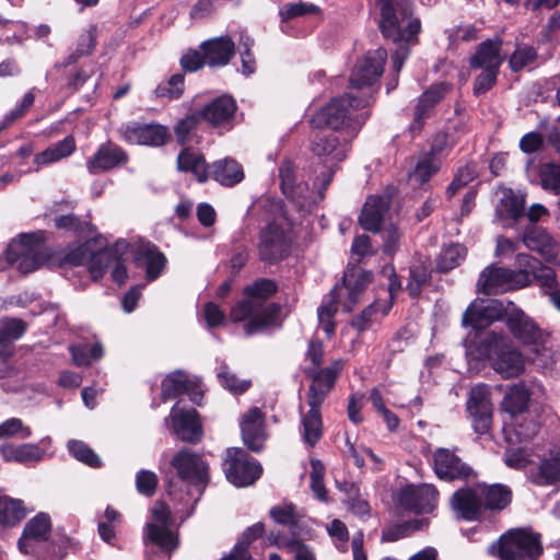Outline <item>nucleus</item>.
<instances>
[{
  "instance_id": "2f4dec72",
  "label": "nucleus",
  "mask_w": 560,
  "mask_h": 560,
  "mask_svg": "<svg viewBox=\"0 0 560 560\" xmlns=\"http://www.w3.org/2000/svg\"><path fill=\"white\" fill-rule=\"evenodd\" d=\"M279 177L283 195L292 199L300 208H303L306 202L307 186L295 183V170L290 161L281 163Z\"/></svg>"
},
{
  "instance_id": "f257e3e1",
  "label": "nucleus",
  "mask_w": 560,
  "mask_h": 560,
  "mask_svg": "<svg viewBox=\"0 0 560 560\" xmlns=\"http://www.w3.org/2000/svg\"><path fill=\"white\" fill-rule=\"evenodd\" d=\"M277 291L272 280L260 279L243 290L244 299L236 302L230 311L231 320L246 322L244 331L247 336L255 335L278 325L280 307L268 303Z\"/></svg>"
},
{
  "instance_id": "37998d69",
  "label": "nucleus",
  "mask_w": 560,
  "mask_h": 560,
  "mask_svg": "<svg viewBox=\"0 0 560 560\" xmlns=\"http://www.w3.org/2000/svg\"><path fill=\"white\" fill-rule=\"evenodd\" d=\"M479 493L481 494L485 509L489 510H503L512 500L511 490L501 483L491 486L479 485Z\"/></svg>"
},
{
  "instance_id": "c85d7f7f",
  "label": "nucleus",
  "mask_w": 560,
  "mask_h": 560,
  "mask_svg": "<svg viewBox=\"0 0 560 560\" xmlns=\"http://www.w3.org/2000/svg\"><path fill=\"white\" fill-rule=\"evenodd\" d=\"M200 49L207 65L225 66L234 55L235 44L229 36H220L203 42Z\"/></svg>"
},
{
  "instance_id": "6e6d98bb",
  "label": "nucleus",
  "mask_w": 560,
  "mask_h": 560,
  "mask_svg": "<svg viewBox=\"0 0 560 560\" xmlns=\"http://www.w3.org/2000/svg\"><path fill=\"white\" fill-rule=\"evenodd\" d=\"M478 175L477 165L475 163H467L464 166L459 167L452 180V183L447 187V195L450 197L454 196L460 188L468 185L471 180H474Z\"/></svg>"
},
{
  "instance_id": "9b49d317",
  "label": "nucleus",
  "mask_w": 560,
  "mask_h": 560,
  "mask_svg": "<svg viewBox=\"0 0 560 560\" xmlns=\"http://www.w3.org/2000/svg\"><path fill=\"white\" fill-rule=\"evenodd\" d=\"M477 290L486 294H497L528 285V271L516 270L491 264L486 267L477 281Z\"/></svg>"
},
{
  "instance_id": "9d476101",
  "label": "nucleus",
  "mask_w": 560,
  "mask_h": 560,
  "mask_svg": "<svg viewBox=\"0 0 560 560\" xmlns=\"http://www.w3.org/2000/svg\"><path fill=\"white\" fill-rule=\"evenodd\" d=\"M150 512L151 518L147 522L143 533L144 542H151L163 551L172 552L178 547V536L170 528L172 512L162 501H155Z\"/></svg>"
},
{
  "instance_id": "c756f323",
  "label": "nucleus",
  "mask_w": 560,
  "mask_h": 560,
  "mask_svg": "<svg viewBox=\"0 0 560 560\" xmlns=\"http://www.w3.org/2000/svg\"><path fill=\"white\" fill-rule=\"evenodd\" d=\"M522 241L528 249L539 253L547 261H552L558 255L557 243L542 228H527Z\"/></svg>"
},
{
  "instance_id": "aec40b11",
  "label": "nucleus",
  "mask_w": 560,
  "mask_h": 560,
  "mask_svg": "<svg viewBox=\"0 0 560 560\" xmlns=\"http://www.w3.org/2000/svg\"><path fill=\"white\" fill-rule=\"evenodd\" d=\"M244 444L253 452H260L267 440L265 418L261 410L253 407L247 410L240 421Z\"/></svg>"
},
{
  "instance_id": "423d86ee",
  "label": "nucleus",
  "mask_w": 560,
  "mask_h": 560,
  "mask_svg": "<svg viewBox=\"0 0 560 560\" xmlns=\"http://www.w3.org/2000/svg\"><path fill=\"white\" fill-rule=\"evenodd\" d=\"M481 350V355L503 378L517 377L525 370L523 354L506 336L491 332L482 340Z\"/></svg>"
},
{
  "instance_id": "2eb2a0df",
  "label": "nucleus",
  "mask_w": 560,
  "mask_h": 560,
  "mask_svg": "<svg viewBox=\"0 0 560 560\" xmlns=\"http://www.w3.org/2000/svg\"><path fill=\"white\" fill-rule=\"evenodd\" d=\"M165 422L171 427L173 433L184 442L196 444L202 439V425L195 409H184L176 404L171 409Z\"/></svg>"
},
{
  "instance_id": "680f3d73",
  "label": "nucleus",
  "mask_w": 560,
  "mask_h": 560,
  "mask_svg": "<svg viewBox=\"0 0 560 560\" xmlns=\"http://www.w3.org/2000/svg\"><path fill=\"white\" fill-rule=\"evenodd\" d=\"M31 435V428L25 425L19 418H10L0 423V439L14 436L19 439H27Z\"/></svg>"
},
{
  "instance_id": "49530a36",
  "label": "nucleus",
  "mask_w": 560,
  "mask_h": 560,
  "mask_svg": "<svg viewBox=\"0 0 560 560\" xmlns=\"http://www.w3.org/2000/svg\"><path fill=\"white\" fill-rule=\"evenodd\" d=\"M27 514L26 508L21 500L3 498L0 500V524L14 526Z\"/></svg>"
},
{
  "instance_id": "4be33fe9",
  "label": "nucleus",
  "mask_w": 560,
  "mask_h": 560,
  "mask_svg": "<svg viewBox=\"0 0 560 560\" xmlns=\"http://www.w3.org/2000/svg\"><path fill=\"white\" fill-rule=\"evenodd\" d=\"M51 530L50 517L46 513H38L24 526L22 536L18 541L19 550L24 555L34 551L35 546L48 539Z\"/></svg>"
},
{
  "instance_id": "e433bc0d",
  "label": "nucleus",
  "mask_w": 560,
  "mask_h": 560,
  "mask_svg": "<svg viewBox=\"0 0 560 560\" xmlns=\"http://www.w3.org/2000/svg\"><path fill=\"white\" fill-rule=\"evenodd\" d=\"M528 401L529 393L524 385H514L511 387L502 401V409L506 415L504 419L509 421L517 416L528 413Z\"/></svg>"
},
{
  "instance_id": "20e7f679",
  "label": "nucleus",
  "mask_w": 560,
  "mask_h": 560,
  "mask_svg": "<svg viewBox=\"0 0 560 560\" xmlns=\"http://www.w3.org/2000/svg\"><path fill=\"white\" fill-rule=\"evenodd\" d=\"M378 27L386 39L415 44L421 31L420 20L413 15L412 0H375Z\"/></svg>"
},
{
  "instance_id": "473e14b6",
  "label": "nucleus",
  "mask_w": 560,
  "mask_h": 560,
  "mask_svg": "<svg viewBox=\"0 0 560 560\" xmlns=\"http://www.w3.org/2000/svg\"><path fill=\"white\" fill-rule=\"evenodd\" d=\"M515 265L528 271V284L530 277H534L542 287L551 288L556 283V271L542 266L539 260L525 253H518L515 257Z\"/></svg>"
},
{
  "instance_id": "39448f33",
  "label": "nucleus",
  "mask_w": 560,
  "mask_h": 560,
  "mask_svg": "<svg viewBox=\"0 0 560 560\" xmlns=\"http://www.w3.org/2000/svg\"><path fill=\"white\" fill-rule=\"evenodd\" d=\"M354 137L339 131H323L316 133L311 143V150L324 165L325 171L317 176L322 187L325 189L331 182L339 163H341L349 151Z\"/></svg>"
},
{
  "instance_id": "de8ad7c7",
  "label": "nucleus",
  "mask_w": 560,
  "mask_h": 560,
  "mask_svg": "<svg viewBox=\"0 0 560 560\" xmlns=\"http://www.w3.org/2000/svg\"><path fill=\"white\" fill-rule=\"evenodd\" d=\"M529 358L538 369L542 371L550 370L558 359V352L548 346V336L542 340L541 345H533L530 347Z\"/></svg>"
},
{
  "instance_id": "1a4fd4ad",
  "label": "nucleus",
  "mask_w": 560,
  "mask_h": 560,
  "mask_svg": "<svg viewBox=\"0 0 560 560\" xmlns=\"http://www.w3.org/2000/svg\"><path fill=\"white\" fill-rule=\"evenodd\" d=\"M7 259L15 264L22 273H30L40 268L49 258L46 246L35 235H23L9 244Z\"/></svg>"
},
{
  "instance_id": "052dcab7",
  "label": "nucleus",
  "mask_w": 560,
  "mask_h": 560,
  "mask_svg": "<svg viewBox=\"0 0 560 560\" xmlns=\"http://www.w3.org/2000/svg\"><path fill=\"white\" fill-rule=\"evenodd\" d=\"M432 92H423L419 97L413 113V121L410 125V131L418 133L424 124V120L430 116L432 106L429 102Z\"/></svg>"
},
{
  "instance_id": "ddd939ff",
  "label": "nucleus",
  "mask_w": 560,
  "mask_h": 560,
  "mask_svg": "<svg viewBox=\"0 0 560 560\" xmlns=\"http://www.w3.org/2000/svg\"><path fill=\"white\" fill-rule=\"evenodd\" d=\"M512 302L504 306L502 301L495 299H477L466 310L463 315V325L470 326L476 330H481L490 326L493 322L503 317L508 318Z\"/></svg>"
},
{
  "instance_id": "a18cd8bd",
  "label": "nucleus",
  "mask_w": 560,
  "mask_h": 560,
  "mask_svg": "<svg viewBox=\"0 0 560 560\" xmlns=\"http://www.w3.org/2000/svg\"><path fill=\"white\" fill-rule=\"evenodd\" d=\"M390 307L392 303L389 301H376L364 308L359 316L353 318L351 324L357 330L364 331L369 329L373 323L385 316Z\"/></svg>"
},
{
  "instance_id": "69168bd1",
  "label": "nucleus",
  "mask_w": 560,
  "mask_h": 560,
  "mask_svg": "<svg viewBox=\"0 0 560 560\" xmlns=\"http://www.w3.org/2000/svg\"><path fill=\"white\" fill-rule=\"evenodd\" d=\"M540 180L545 189L560 194V164H545L540 170Z\"/></svg>"
},
{
  "instance_id": "0e129e2a",
  "label": "nucleus",
  "mask_w": 560,
  "mask_h": 560,
  "mask_svg": "<svg viewBox=\"0 0 560 560\" xmlns=\"http://www.w3.org/2000/svg\"><path fill=\"white\" fill-rule=\"evenodd\" d=\"M218 377L221 385L235 395L246 392L250 386L249 381L238 380L235 374L228 371L225 365L220 368Z\"/></svg>"
},
{
  "instance_id": "5701e85b",
  "label": "nucleus",
  "mask_w": 560,
  "mask_h": 560,
  "mask_svg": "<svg viewBox=\"0 0 560 560\" xmlns=\"http://www.w3.org/2000/svg\"><path fill=\"white\" fill-rule=\"evenodd\" d=\"M121 137L131 144L159 147L167 140L168 131L162 125L129 124L121 128Z\"/></svg>"
},
{
  "instance_id": "a211bd4d",
  "label": "nucleus",
  "mask_w": 560,
  "mask_h": 560,
  "mask_svg": "<svg viewBox=\"0 0 560 560\" xmlns=\"http://www.w3.org/2000/svg\"><path fill=\"white\" fill-rule=\"evenodd\" d=\"M433 469L440 479L465 480L474 475V470L453 451L440 447L433 453Z\"/></svg>"
},
{
  "instance_id": "ea45409f",
  "label": "nucleus",
  "mask_w": 560,
  "mask_h": 560,
  "mask_svg": "<svg viewBox=\"0 0 560 560\" xmlns=\"http://www.w3.org/2000/svg\"><path fill=\"white\" fill-rule=\"evenodd\" d=\"M525 197L510 188L502 189V196L497 205L495 212L500 218L516 220L524 214Z\"/></svg>"
},
{
  "instance_id": "bb28decb",
  "label": "nucleus",
  "mask_w": 560,
  "mask_h": 560,
  "mask_svg": "<svg viewBox=\"0 0 560 560\" xmlns=\"http://www.w3.org/2000/svg\"><path fill=\"white\" fill-rule=\"evenodd\" d=\"M389 206V196H370L359 217L361 226L372 232L381 230L382 224L385 222V217L388 213Z\"/></svg>"
},
{
  "instance_id": "8fccbe9b",
  "label": "nucleus",
  "mask_w": 560,
  "mask_h": 560,
  "mask_svg": "<svg viewBox=\"0 0 560 560\" xmlns=\"http://www.w3.org/2000/svg\"><path fill=\"white\" fill-rule=\"evenodd\" d=\"M466 256V248L460 244H452L444 248L440 254L436 268L439 271L446 272L457 267Z\"/></svg>"
},
{
  "instance_id": "412c9836",
  "label": "nucleus",
  "mask_w": 560,
  "mask_h": 560,
  "mask_svg": "<svg viewBox=\"0 0 560 560\" xmlns=\"http://www.w3.org/2000/svg\"><path fill=\"white\" fill-rule=\"evenodd\" d=\"M503 434L510 445L523 444L532 441L540 430L538 416L528 412L509 420L504 419Z\"/></svg>"
},
{
  "instance_id": "6e6552de",
  "label": "nucleus",
  "mask_w": 560,
  "mask_h": 560,
  "mask_svg": "<svg viewBox=\"0 0 560 560\" xmlns=\"http://www.w3.org/2000/svg\"><path fill=\"white\" fill-rule=\"evenodd\" d=\"M488 552L499 560H537L542 552V547L537 535L515 529L491 544Z\"/></svg>"
},
{
  "instance_id": "58836bf2",
  "label": "nucleus",
  "mask_w": 560,
  "mask_h": 560,
  "mask_svg": "<svg viewBox=\"0 0 560 560\" xmlns=\"http://www.w3.org/2000/svg\"><path fill=\"white\" fill-rule=\"evenodd\" d=\"M75 150L74 138L68 136L61 141L49 145L46 150L34 156V164L39 168L56 163L65 158L70 156Z\"/></svg>"
},
{
  "instance_id": "393cba45",
  "label": "nucleus",
  "mask_w": 560,
  "mask_h": 560,
  "mask_svg": "<svg viewBox=\"0 0 560 560\" xmlns=\"http://www.w3.org/2000/svg\"><path fill=\"white\" fill-rule=\"evenodd\" d=\"M438 501V491L431 485L409 486L400 493V502L416 513H430Z\"/></svg>"
},
{
  "instance_id": "dca6fc26",
  "label": "nucleus",
  "mask_w": 560,
  "mask_h": 560,
  "mask_svg": "<svg viewBox=\"0 0 560 560\" xmlns=\"http://www.w3.org/2000/svg\"><path fill=\"white\" fill-rule=\"evenodd\" d=\"M467 411L472 418L476 433L480 435L488 433L492 423V404L488 385L478 384L470 389Z\"/></svg>"
},
{
  "instance_id": "f704fd0d",
  "label": "nucleus",
  "mask_w": 560,
  "mask_h": 560,
  "mask_svg": "<svg viewBox=\"0 0 560 560\" xmlns=\"http://www.w3.org/2000/svg\"><path fill=\"white\" fill-rule=\"evenodd\" d=\"M138 266H144L148 280L156 279L165 267L166 258L153 244L140 246L135 255Z\"/></svg>"
},
{
  "instance_id": "f3484780",
  "label": "nucleus",
  "mask_w": 560,
  "mask_h": 560,
  "mask_svg": "<svg viewBox=\"0 0 560 560\" xmlns=\"http://www.w3.org/2000/svg\"><path fill=\"white\" fill-rule=\"evenodd\" d=\"M506 325L518 341L529 347L533 345H541L542 340L547 337V334L539 328L534 319L515 305H511V310L508 313Z\"/></svg>"
},
{
  "instance_id": "603ef678",
  "label": "nucleus",
  "mask_w": 560,
  "mask_h": 560,
  "mask_svg": "<svg viewBox=\"0 0 560 560\" xmlns=\"http://www.w3.org/2000/svg\"><path fill=\"white\" fill-rule=\"evenodd\" d=\"M340 290L341 288L335 287L330 293L329 301L322 304L317 311L319 327L327 336H331L335 331V324L332 318L337 311L336 295Z\"/></svg>"
},
{
  "instance_id": "f03ea898",
  "label": "nucleus",
  "mask_w": 560,
  "mask_h": 560,
  "mask_svg": "<svg viewBox=\"0 0 560 560\" xmlns=\"http://www.w3.org/2000/svg\"><path fill=\"white\" fill-rule=\"evenodd\" d=\"M170 465L183 482L194 488V491H187L177 497L174 483L170 481L167 485L168 494L178 502L174 513L180 521H184L191 515L206 489L209 481V467L200 454L187 447L175 453Z\"/></svg>"
},
{
  "instance_id": "338daca9",
  "label": "nucleus",
  "mask_w": 560,
  "mask_h": 560,
  "mask_svg": "<svg viewBox=\"0 0 560 560\" xmlns=\"http://www.w3.org/2000/svg\"><path fill=\"white\" fill-rule=\"evenodd\" d=\"M327 532L334 539L336 548L341 552H346L348 549L349 540V532L346 524L340 520H334L327 526Z\"/></svg>"
},
{
  "instance_id": "bf43d9fd",
  "label": "nucleus",
  "mask_w": 560,
  "mask_h": 560,
  "mask_svg": "<svg viewBox=\"0 0 560 560\" xmlns=\"http://www.w3.org/2000/svg\"><path fill=\"white\" fill-rule=\"evenodd\" d=\"M202 119L201 110L188 114L182 118L174 127L177 141L184 144L188 140L190 132L197 129Z\"/></svg>"
},
{
  "instance_id": "79ce46f5",
  "label": "nucleus",
  "mask_w": 560,
  "mask_h": 560,
  "mask_svg": "<svg viewBox=\"0 0 560 560\" xmlns=\"http://www.w3.org/2000/svg\"><path fill=\"white\" fill-rule=\"evenodd\" d=\"M529 478L537 486L557 485L560 481V452L556 456L541 459Z\"/></svg>"
},
{
  "instance_id": "7c9ffc66",
  "label": "nucleus",
  "mask_w": 560,
  "mask_h": 560,
  "mask_svg": "<svg viewBox=\"0 0 560 560\" xmlns=\"http://www.w3.org/2000/svg\"><path fill=\"white\" fill-rule=\"evenodd\" d=\"M236 110V104L230 96H220L209 104H207L201 115L212 127H223L230 124L234 113Z\"/></svg>"
},
{
  "instance_id": "3c124183",
  "label": "nucleus",
  "mask_w": 560,
  "mask_h": 560,
  "mask_svg": "<svg viewBox=\"0 0 560 560\" xmlns=\"http://www.w3.org/2000/svg\"><path fill=\"white\" fill-rule=\"evenodd\" d=\"M73 363L78 366L89 365L92 361L100 360L103 357V347L96 342L93 345H77L70 347Z\"/></svg>"
},
{
  "instance_id": "4c0bfd02",
  "label": "nucleus",
  "mask_w": 560,
  "mask_h": 560,
  "mask_svg": "<svg viewBox=\"0 0 560 560\" xmlns=\"http://www.w3.org/2000/svg\"><path fill=\"white\" fill-rule=\"evenodd\" d=\"M210 167L214 180L223 186H234L244 178L242 166L231 158L219 160L214 162Z\"/></svg>"
},
{
  "instance_id": "4d7b16f0",
  "label": "nucleus",
  "mask_w": 560,
  "mask_h": 560,
  "mask_svg": "<svg viewBox=\"0 0 560 560\" xmlns=\"http://www.w3.org/2000/svg\"><path fill=\"white\" fill-rule=\"evenodd\" d=\"M440 168V162L433 155L424 154L410 174V178L419 184L428 182Z\"/></svg>"
},
{
  "instance_id": "13d9d810",
  "label": "nucleus",
  "mask_w": 560,
  "mask_h": 560,
  "mask_svg": "<svg viewBox=\"0 0 560 560\" xmlns=\"http://www.w3.org/2000/svg\"><path fill=\"white\" fill-rule=\"evenodd\" d=\"M68 450L69 453L78 460L91 467L101 466V458L83 442L71 440L68 442Z\"/></svg>"
},
{
  "instance_id": "e2e57ef3",
  "label": "nucleus",
  "mask_w": 560,
  "mask_h": 560,
  "mask_svg": "<svg viewBox=\"0 0 560 560\" xmlns=\"http://www.w3.org/2000/svg\"><path fill=\"white\" fill-rule=\"evenodd\" d=\"M184 91V75L176 73L165 84H160L154 90L156 97L178 98Z\"/></svg>"
},
{
  "instance_id": "b1692460",
  "label": "nucleus",
  "mask_w": 560,
  "mask_h": 560,
  "mask_svg": "<svg viewBox=\"0 0 560 560\" xmlns=\"http://www.w3.org/2000/svg\"><path fill=\"white\" fill-rule=\"evenodd\" d=\"M451 506L456 515L467 521L478 520L485 509L479 485L475 488H463L453 493Z\"/></svg>"
},
{
  "instance_id": "5fc2aeb1",
  "label": "nucleus",
  "mask_w": 560,
  "mask_h": 560,
  "mask_svg": "<svg viewBox=\"0 0 560 560\" xmlns=\"http://www.w3.org/2000/svg\"><path fill=\"white\" fill-rule=\"evenodd\" d=\"M537 59V50L529 45H517L511 55L509 65L512 71L517 72L532 65Z\"/></svg>"
},
{
  "instance_id": "6ab92c4d",
  "label": "nucleus",
  "mask_w": 560,
  "mask_h": 560,
  "mask_svg": "<svg viewBox=\"0 0 560 560\" xmlns=\"http://www.w3.org/2000/svg\"><path fill=\"white\" fill-rule=\"evenodd\" d=\"M322 396L313 394L312 397H307L308 410L303 411V407L300 406L301 415V428L300 434L304 444L308 447H314L323 436V421L320 416V402Z\"/></svg>"
},
{
  "instance_id": "a878e982",
  "label": "nucleus",
  "mask_w": 560,
  "mask_h": 560,
  "mask_svg": "<svg viewBox=\"0 0 560 560\" xmlns=\"http://www.w3.org/2000/svg\"><path fill=\"white\" fill-rule=\"evenodd\" d=\"M502 39H487L480 43L469 59L471 69L499 71L505 57L501 55Z\"/></svg>"
},
{
  "instance_id": "72a5a7b5",
  "label": "nucleus",
  "mask_w": 560,
  "mask_h": 560,
  "mask_svg": "<svg viewBox=\"0 0 560 560\" xmlns=\"http://www.w3.org/2000/svg\"><path fill=\"white\" fill-rule=\"evenodd\" d=\"M341 369L339 362H334L330 366L317 370H308L307 374L312 377V384L308 389L307 397H312L313 394L320 395V402H324L327 393L332 388L337 375Z\"/></svg>"
},
{
  "instance_id": "f8f14e48",
  "label": "nucleus",
  "mask_w": 560,
  "mask_h": 560,
  "mask_svg": "<svg viewBox=\"0 0 560 560\" xmlns=\"http://www.w3.org/2000/svg\"><path fill=\"white\" fill-rule=\"evenodd\" d=\"M223 470L231 483L236 487H247L260 477L262 467L258 460L249 457L244 450L233 447L226 451Z\"/></svg>"
},
{
  "instance_id": "7ed1b4c3",
  "label": "nucleus",
  "mask_w": 560,
  "mask_h": 560,
  "mask_svg": "<svg viewBox=\"0 0 560 560\" xmlns=\"http://www.w3.org/2000/svg\"><path fill=\"white\" fill-rule=\"evenodd\" d=\"M368 104L366 97H357L352 94L335 97L312 116L311 125L315 128L328 127L334 131L355 137L368 119V113H359V109Z\"/></svg>"
},
{
  "instance_id": "864d4df0",
  "label": "nucleus",
  "mask_w": 560,
  "mask_h": 560,
  "mask_svg": "<svg viewBox=\"0 0 560 560\" xmlns=\"http://www.w3.org/2000/svg\"><path fill=\"white\" fill-rule=\"evenodd\" d=\"M115 249L105 248L102 250H98L94 253L90 248V256L88 260V270L91 275V277L96 280L101 278L106 268L110 262H113L114 259Z\"/></svg>"
},
{
  "instance_id": "c9c22d12",
  "label": "nucleus",
  "mask_w": 560,
  "mask_h": 560,
  "mask_svg": "<svg viewBox=\"0 0 560 560\" xmlns=\"http://www.w3.org/2000/svg\"><path fill=\"white\" fill-rule=\"evenodd\" d=\"M177 170L190 172L198 182L205 183L209 178V171L202 154L191 149H183L177 156Z\"/></svg>"
},
{
  "instance_id": "a19ab883",
  "label": "nucleus",
  "mask_w": 560,
  "mask_h": 560,
  "mask_svg": "<svg viewBox=\"0 0 560 560\" xmlns=\"http://www.w3.org/2000/svg\"><path fill=\"white\" fill-rule=\"evenodd\" d=\"M0 454L7 462H18L22 464L39 462L44 457V451L36 444L0 446Z\"/></svg>"
},
{
  "instance_id": "774afa93",
  "label": "nucleus",
  "mask_w": 560,
  "mask_h": 560,
  "mask_svg": "<svg viewBox=\"0 0 560 560\" xmlns=\"http://www.w3.org/2000/svg\"><path fill=\"white\" fill-rule=\"evenodd\" d=\"M158 476L151 470L141 469L136 476V487L139 493L151 497L158 487Z\"/></svg>"
},
{
  "instance_id": "4468645a",
  "label": "nucleus",
  "mask_w": 560,
  "mask_h": 560,
  "mask_svg": "<svg viewBox=\"0 0 560 560\" xmlns=\"http://www.w3.org/2000/svg\"><path fill=\"white\" fill-rule=\"evenodd\" d=\"M386 59L387 51L384 48L368 51L351 72V88L361 90L373 85L383 74Z\"/></svg>"
},
{
  "instance_id": "09e8293b",
  "label": "nucleus",
  "mask_w": 560,
  "mask_h": 560,
  "mask_svg": "<svg viewBox=\"0 0 560 560\" xmlns=\"http://www.w3.org/2000/svg\"><path fill=\"white\" fill-rule=\"evenodd\" d=\"M188 376L182 371L168 374L162 382V399L176 398L187 389Z\"/></svg>"
},
{
  "instance_id": "cd10ccee",
  "label": "nucleus",
  "mask_w": 560,
  "mask_h": 560,
  "mask_svg": "<svg viewBox=\"0 0 560 560\" xmlns=\"http://www.w3.org/2000/svg\"><path fill=\"white\" fill-rule=\"evenodd\" d=\"M126 152L118 145L107 142L102 144L88 160L86 167L91 174L109 171L127 162Z\"/></svg>"
},
{
  "instance_id": "0eeeda50",
  "label": "nucleus",
  "mask_w": 560,
  "mask_h": 560,
  "mask_svg": "<svg viewBox=\"0 0 560 560\" xmlns=\"http://www.w3.org/2000/svg\"><path fill=\"white\" fill-rule=\"evenodd\" d=\"M277 215L259 235L258 252L262 260L276 262L283 259L292 243L291 223L280 203L275 205Z\"/></svg>"
},
{
  "instance_id": "c03bdc74",
  "label": "nucleus",
  "mask_w": 560,
  "mask_h": 560,
  "mask_svg": "<svg viewBox=\"0 0 560 560\" xmlns=\"http://www.w3.org/2000/svg\"><path fill=\"white\" fill-rule=\"evenodd\" d=\"M269 540L279 549H285L295 560H315L313 550L299 539L271 534Z\"/></svg>"
}]
</instances>
